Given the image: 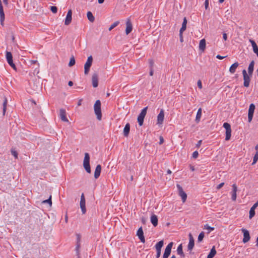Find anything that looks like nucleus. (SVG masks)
<instances>
[{
	"instance_id": "f257e3e1",
	"label": "nucleus",
	"mask_w": 258,
	"mask_h": 258,
	"mask_svg": "<svg viewBox=\"0 0 258 258\" xmlns=\"http://www.w3.org/2000/svg\"><path fill=\"white\" fill-rule=\"evenodd\" d=\"M94 110L98 120H100L102 118V113L101 110V102L99 100L96 101L94 105Z\"/></svg>"
},
{
	"instance_id": "f03ea898",
	"label": "nucleus",
	"mask_w": 258,
	"mask_h": 258,
	"mask_svg": "<svg viewBox=\"0 0 258 258\" xmlns=\"http://www.w3.org/2000/svg\"><path fill=\"white\" fill-rule=\"evenodd\" d=\"M83 166L86 171L89 173H91V168L90 166V156L88 153H85V157L83 161Z\"/></svg>"
},
{
	"instance_id": "7ed1b4c3",
	"label": "nucleus",
	"mask_w": 258,
	"mask_h": 258,
	"mask_svg": "<svg viewBox=\"0 0 258 258\" xmlns=\"http://www.w3.org/2000/svg\"><path fill=\"white\" fill-rule=\"evenodd\" d=\"M93 62V58L91 55L88 57L87 61L84 64V74L87 75L89 74L90 67L92 66Z\"/></svg>"
},
{
	"instance_id": "20e7f679",
	"label": "nucleus",
	"mask_w": 258,
	"mask_h": 258,
	"mask_svg": "<svg viewBox=\"0 0 258 258\" xmlns=\"http://www.w3.org/2000/svg\"><path fill=\"white\" fill-rule=\"evenodd\" d=\"M147 109L148 107L144 108L138 117V122L140 126H142L143 124L144 118L147 114Z\"/></svg>"
},
{
	"instance_id": "39448f33",
	"label": "nucleus",
	"mask_w": 258,
	"mask_h": 258,
	"mask_svg": "<svg viewBox=\"0 0 258 258\" xmlns=\"http://www.w3.org/2000/svg\"><path fill=\"white\" fill-rule=\"evenodd\" d=\"M223 127L226 130V137L225 140L228 141L230 140L231 135V126L229 123L225 122L223 124Z\"/></svg>"
},
{
	"instance_id": "423d86ee",
	"label": "nucleus",
	"mask_w": 258,
	"mask_h": 258,
	"mask_svg": "<svg viewBox=\"0 0 258 258\" xmlns=\"http://www.w3.org/2000/svg\"><path fill=\"white\" fill-rule=\"evenodd\" d=\"M6 59L10 66L14 70L16 69V66L13 61V56L11 52H6Z\"/></svg>"
},
{
	"instance_id": "0eeeda50",
	"label": "nucleus",
	"mask_w": 258,
	"mask_h": 258,
	"mask_svg": "<svg viewBox=\"0 0 258 258\" xmlns=\"http://www.w3.org/2000/svg\"><path fill=\"white\" fill-rule=\"evenodd\" d=\"M163 241L161 240L159 241L155 245V248L157 252L156 258H159L161 255V248L163 246Z\"/></svg>"
},
{
	"instance_id": "6e6552de",
	"label": "nucleus",
	"mask_w": 258,
	"mask_h": 258,
	"mask_svg": "<svg viewBox=\"0 0 258 258\" xmlns=\"http://www.w3.org/2000/svg\"><path fill=\"white\" fill-rule=\"evenodd\" d=\"M242 74L243 76L244 83L243 85L245 87H248L249 85L250 77L247 75L245 70L242 71Z\"/></svg>"
},
{
	"instance_id": "1a4fd4ad",
	"label": "nucleus",
	"mask_w": 258,
	"mask_h": 258,
	"mask_svg": "<svg viewBox=\"0 0 258 258\" xmlns=\"http://www.w3.org/2000/svg\"><path fill=\"white\" fill-rule=\"evenodd\" d=\"M254 109L255 105L252 103L250 104L249 107L248 112V120L249 122H251L252 119Z\"/></svg>"
},
{
	"instance_id": "9d476101",
	"label": "nucleus",
	"mask_w": 258,
	"mask_h": 258,
	"mask_svg": "<svg viewBox=\"0 0 258 258\" xmlns=\"http://www.w3.org/2000/svg\"><path fill=\"white\" fill-rule=\"evenodd\" d=\"M173 242H170L166 247L162 258H168L170 254Z\"/></svg>"
},
{
	"instance_id": "9b49d317",
	"label": "nucleus",
	"mask_w": 258,
	"mask_h": 258,
	"mask_svg": "<svg viewBox=\"0 0 258 258\" xmlns=\"http://www.w3.org/2000/svg\"><path fill=\"white\" fill-rule=\"evenodd\" d=\"M177 187L178 190V194L181 197L182 201L184 202L187 198L186 193L183 191L182 187L179 184H177Z\"/></svg>"
},
{
	"instance_id": "f8f14e48",
	"label": "nucleus",
	"mask_w": 258,
	"mask_h": 258,
	"mask_svg": "<svg viewBox=\"0 0 258 258\" xmlns=\"http://www.w3.org/2000/svg\"><path fill=\"white\" fill-rule=\"evenodd\" d=\"M80 208L81 209V211L83 214H85L86 212V204H85V199L84 197V194H82L81 196V200H80Z\"/></svg>"
},
{
	"instance_id": "ddd939ff",
	"label": "nucleus",
	"mask_w": 258,
	"mask_h": 258,
	"mask_svg": "<svg viewBox=\"0 0 258 258\" xmlns=\"http://www.w3.org/2000/svg\"><path fill=\"white\" fill-rule=\"evenodd\" d=\"M241 231L243 233V238L242 239V241L244 243H246L250 240V238L249 231L244 228L241 229Z\"/></svg>"
},
{
	"instance_id": "4468645a",
	"label": "nucleus",
	"mask_w": 258,
	"mask_h": 258,
	"mask_svg": "<svg viewBox=\"0 0 258 258\" xmlns=\"http://www.w3.org/2000/svg\"><path fill=\"white\" fill-rule=\"evenodd\" d=\"M164 119V112L163 109H161L159 113L157 116V122L158 124H162L163 122Z\"/></svg>"
},
{
	"instance_id": "2eb2a0df",
	"label": "nucleus",
	"mask_w": 258,
	"mask_h": 258,
	"mask_svg": "<svg viewBox=\"0 0 258 258\" xmlns=\"http://www.w3.org/2000/svg\"><path fill=\"white\" fill-rule=\"evenodd\" d=\"M189 241L187 246V251L189 253H191L194 247V238L192 237V234L190 233L189 234Z\"/></svg>"
},
{
	"instance_id": "dca6fc26",
	"label": "nucleus",
	"mask_w": 258,
	"mask_h": 258,
	"mask_svg": "<svg viewBox=\"0 0 258 258\" xmlns=\"http://www.w3.org/2000/svg\"><path fill=\"white\" fill-rule=\"evenodd\" d=\"M126 29H125V34L128 35L130 34L132 30H133V26L132 24L130 19H127L126 21Z\"/></svg>"
},
{
	"instance_id": "f3484780",
	"label": "nucleus",
	"mask_w": 258,
	"mask_h": 258,
	"mask_svg": "<svg viewBox=\"0 0 258 258\" xmlns=\"http://www.w3.org/2000/svg\"><path fill=\"white\" fill-rule=\"evenodd\" d=\"M72 11L71 10H69L68 12L67 17L65 19L64 24L66 25H69L72 22Z\"/></svg>"
},
{
	"instance_id": "a211bd4d",
	"label": "nucleus",
	"mask_w": 258,
	"mask_h": 258,
	"mask_svg": "<svg viewBox=\"0 0 258 258\" xmlns=\"http://www.w3.org/2000/svg\"><path fill=\"white\" fill-rule=\"evenodd\" d=\"M137 235L141 241L143 243H145V239L144 236V232L142 227H140L137 231Z\"/></svg>"
},
{
	"instance_id": "6ab92c4d",
	"label": "nucleus",
	"mask_w": 258,
	"mask_h": 258,
	"mask_svg": "<svg viewBox=\"0 0 258 258\" xmlns=\"http://www.w3.org/2000/svg\"><path fill=\"white\" fill-rule=\"evenodd\" d=\"M237 190V187L235 184H233L232 185V190L231 192V199L232 201H235L236 200L237 195H236V192Z\"/></svg>"
},
{
	"instance_id": "aec40b11",
	"label": "nucleus",
	"mask_w": 258,
	"mask_h": 258,
	"mask_svg": "<svg viewBox=\"0 0 258 258\" xmlns=\"http://www.w3.org/2000/svg\"><path fill=\"white\" fill-rule=\"evenodd\" d=\"M98 76L97 74L94 73L92 77V83L93 87L96 88L98 86Z\"/></svg>"
},
{
	"instance_id": "412c9836",
	"label": "nucleus",
	"mask_w": 258,
	"mask_h": 258,
	"mask_svg": "<svg viewBox=\"0 0 258 258\" xmlns=\"http://www.w3.org/2000/svg\"><path fill=\"white\" fill-rule=\"evenodd\" d=\"M258 206V201L251 207L249 210V219H251L255 215V209Z\"/></svg>"
},
{
	"instance_id": "4be33fe9",
	"label": "nucleus",
	"mask_w": 258,
	"mask_h": 258,
	"mask_svg": "<svg viewBox=\"0 0 258 258\" xmlns=\"http://www.w3.org/2000/svg\"><path fill=\"white\" fill-rule=\"evenodd\" d=\"M59 116L61 119L64 122H68L69 120L66 117V110L64 109H60L59 110Z\"/></svg>"
},
{
	"instance_id": "5701e85b",
	"label": "nucleus",
	"mask_w": 258,
	"mask_h": 258,
	"mask_svg": "<svg viewBox=\"0 0 258 258\" xmlns=\"http://www.w3.org/2000/svg\"><path fill=\"white\" fill-rule=\"evenodd\" d=\"M0 20L2 25H3L4 21L5 20V14L2 6V2L0 0Z\"/></svg>"
},
{
	"instance_id": "b1692460",
	"label": "nucleus",
	"mask_w": 258,
	"mask_h": 258,
	"mask_svg": "<svg viewBox=\"0 0 258 258\" xmlns=\"http://www.w3.org/2000/svg\"><path fill=\"white\" fill-rule=\"evenodd\" d=\"M151 222L154 227H156L158 225V217L155 214H152L150 218Z\"/></svg>"
},
{
	"instance_id": "393cba45",
	"label": "nucleus",
	"mask_w": 258,
	"mask_h": 258,
	"mask_svg": "<svg viewBox=\"0 0 258 258\" xmlns=\"http://www.w3.org/2000/svg\"><path fill=\"white\" fill-rule=\"evenodd\" d=\"M101 170V166L100 165H98L95 169V171L94 172V177L97 179L99 177L100 175V172Z\"/></svg>"
},
{
	"instance_id": "a878e982",
	"label": "nucleus",
	"mask_w": 258,
	"mask_h": 258,
	"mask_svg": "<svg viewBox=\"0 0 258 258\" xmlns=\"http://www.w3.org/2000/svg\"><path fill=\"white\" fill-rule=\"evenodd\" d=\"M238 66H239V63L237 62H235V63L232 64L229 68L230 73L231 74H234L236 70L238 68Z\"/></svg>"
},
{
	"instance_id": "bb28decb",
	"label": "nucleus",
	"mask_w": 258,
	"mask_h": 258,
	"mask_svg": "<svg viewBox=\"0 0 258 258\" xmlns=\"http://www.w3.org/2000/svg\"><path fill=\"white\" fill-rule=\"evenodd\" d=\"M206 48V41L204 39L200 40L199 43V49L202 51L204 52Z\"/></svg>"
},
{
	"instance_id": "cd10ccee",
	"label": "nucleus",
	"mask_w": 258,
	"mask_h": 258,
	"mask_svg": "<svg viewBox=\"0 0 258 258\" xmlns=\"http://www.w3.org/2000/svg\"><path fill=\"white\" fill-rule=\"evenodd\" d=\"M249 42L251 43L253 52L256 54L258 57V47L256 43L252 40L249 39Z\"/></svg>"
},
{
	"instance_id": "c85d7f7f",
	"label": "nucleus",
	"mask_w": 258,
	"mask_h": 258,
	"mask_svg": "<svg viewBox=\"0 0 258 258\" xmlns=\"http://www.w3.org/2000/svg\"><path fill=\"white\" fill-rule=\"evenodd\" d=\"M130 130V125L128 123H126L123 129V135L125 137L128 136Z\"/></svg>"
},
{
	"instance_id": "c756f323",
	"label": "nucleus",
	"mask_w": 258,
	"mask_h": 258,
	"mask_svg": "<svg viewBox=\"0 0 258 258\" xmlns=\"http://www.w3.org/2000/svg\"><path fill=\"white\" fill-rule=\"evenodd\" d=\"M202 110L201 108H200L197 111V113L196 114V119H195L197 123L199 122L201 120V116H202Z\"/></svg>"
},
{
	"instance_id": "7c9ffc66",
	"label": "nucleus",
	"mask_w": 258,
	"mask_h": 258,
	"mask_svg": "<svg viewBox=\"0 0 258 258\" xmlns=\"http://www.w3.org/2000/svg\"><path fill=\"white\" fill-rule=\"evenodd\" d=\"M186 24H187V20L185 17L183 19V21L182 22V27L180 29L179 32H180V33H182L183 31H184L186 28Z\"/></svg>"
},
{
	"instance_id": "2f4dec72",
	"label": "nucleus",
	"mask_w": 258,
	"mask_h": 258,
	"mask_svg": "<svg viewBox=\"0 0 258 258\" xmlns=\"http://www.w3.org/2000/svg\"><path fill=\"white\" fill-rule=\"evenodd\" d=\"M254 61H252L249 64V66L248 68V72L250 75H251L253 73V68H254Z\"/></svg>"
},
{
	"instance_id": "473e14b6",
	"label": "nucleus",
	"mask_w": 258,
	"mask_h": 258,
	"mask_svg": "<svg viewBox=\"0 0 258 258\" xmlns=\"http://www.w3.org/2000/svg\"><path fill=\"white\" fill-rule=\"evenodd\" d=\"M87 16L88 19V20L91 22H93L95 20V18L93 16L92 13L91 12H88L87 14Z\"/></svg>"
},
{
	"instance_id": "72a5a7b5",
	"label": "nucleus",
	"mask_w": 258,
	"mask_h": 258,
	"mask_svg": "<svg viewBox=\"0 0 258 258\" xmlns=\"http://www.w3.org/2000/svg\"><path fill=\"white\" fill-rule=\"evenodd\" d=\"M216 253V250L215 248V246H213L212 248L211 249L210 253L208 255V256L213 258Z\"/></svg>"
},
{
	"instance_id": "f704fd0d",
	"label": "nucleus",
	"mask_w": 258,
	"mask_h": 258,
	"mask_svg": "<svg viewBox=\"0 0 258 258\" xmlns=\"http://www.w3.org/2000/svg\"><path fill=\"white\" fill-rule=\"evenodd\" d=\"M8 104V101L6 98H5V100L3 102V115L5 114L6 109H7V105Z\"/></svg>"
},
{
	"instance_id": "c9c22d12",
	"label": "nucleus",
	"mask_w": 258,
	"mask_h": 258,
	"mask_svg": "<svg viewBox=\"0 0 258 258\" xmlns=\"http://www.w3.org/2000/svg\"><path fill=\"white\" fill-rule=\"evenodd\" d=\"M177 252L178 254L182 255L183 254L182 251V244H180L177 247Z\"/></svg>"
},
{
	"instance_id": "e433bc0d",
	"label": "nucleus",
	"mask_w": 258,
	"mask_h": 258,
	"mask_svg": "<svg viewBox=\"0 0 258 258\" xmlns=\"http://www.w3.org/2000/svg\"><path fill=\"white\" fill-rule=\"evenodd\" d=\"M204 229L206 230H207L208 231V233H209L211 232L212 231H213L214 229V228L210 226L208 224H206L204 226Z\"/></svg>"
},
{
	"instance_id": "4c0bfd02",
	"label": "nucleus",
	"mask_w": 258,
	"mask_h": 258,
	"mask_svg": "<svg viewBox=\"0 0 258 258\" xmlns=\"http://www.w3.org/2000/svg\"><path fill=\"white\" fill-rule=\"evenodd\" d=\"M119 23V21H116L114 22L113 24H111V25L109 28L108 30L109 31H111L112 29H113L114 28L116 27Z\"/></svg>"
},
{
	"instance_id": "58836bf2",
	"label": "nucleus",
	"mask_w": 258,
	"mask_h": 258,
	"mask_svg": "<svg viewBox=\"0 0 258 258\" xmlns=\"http://www.w3.org/2000/svg\"><path fill=\"white\" fill-rule=\"evenodd\" d=\"M258 160V151L256 152L253 159L252 165H254Z\"/></svg>"
},
{
	"instance_id": "ea45409f",
	"label": "nucleus",
	"mask_w": 258,
	"mask_h": 258,
	"mask_svg": "<svg viewBox=\"0 0 258 258\" xmlns=\"http://www.w3.org/2000/svg\"><path fill=\"white\" fill-rule=\"evenodd\" d=\"M75 64V59L74 58V56H72L71 58H70V62H69V67H72L73 66H74V64Z\"/></svg>"
},
{
	"instance_id": "a19ab883",
	"label": "nucleus",
	"mask_w": 258,
	"mask_h": 258,
	"mask_svg": "<svg viewBox=\"0 0 258 258\" xmlns=\"http://www.w3.org/2000/svg\"><path fill=\"white\" fill-rule=\"evenodd\" d=\"M42 203L45 204L48 203L50 206L52 205V202H51V196H50L49 198L47 200H44L42 202Z\"/></svg>"
},
{
	"instance_id": "79ce46f5",
	"label": "nucleus",
	"mask_w": 258,
	"mask_h": 258,
	"mask_svg": "<svg viewBox=\"0 0 258 258\" xmlns=\"http://www.w3.org/2000/svg\"><path fill=\"white\" fill-rule=\"evenodd\" d=\"M204 237V232H202L200 233V234H199V235L198 236V242L202 241V240L203 239Z\"/></svg>"
},
{
	"instance_id": "37998d69",
	"label": "nucleus",
	"mask_w": 258,
	"mask_h": 258,
	"mask_svg": "<svg viewBox=\"0 0 258 258\" xmlns=\"http://www.w3.org/2000/svg\"><path fill=\"white\" fill-rule=\"evenodd\" d=\"M50 10L53 13H56L57 11V8L55 6H51L50 7Z\"/></svg>"
},
{
	"instance_id": "c03bdc74",
	"label": "nucleus",
	"mask_w": 258,
	"mask_h": 258,
	"mask_svg": "<svg viewBox=\"0 0 258 258\" xmlns=\"http://www.w3.org/2000/svg\"><path fill=\"white\" fill-rule=\"evenodd\" d=\"M11 153L15 157V158H18V153L16 151L12 150L11 151Z\"/></svg>"
},
{
	"instance_id": "a18cd8bd",
	"label": "nucleus",
	"mask_w": 258,
	"mask_h": 258,
	"mask_svg": "<svg viewBox=\"0 0 258 258\" xmlns=\"http://www.w3.org/2000/svg\"><path fill=\"white\" fill-rule=\"evenodd\" d=\"M32 89L34 90V91H37L39 89V85L35 84L34 83H33V86L32 87Z\"/></svg>"
},
{
	"instance_id": "49530a36",
	"label": "nucleus",
	"mask_w": 258,
	"mask_h": 258,
	"mask_svg": "<svg viewBox=\"0 0 258 258\" xmlns=\"http://www.w3.org/2000/svg\"><path fill=\"white\" fill-rule=\"evenodd\" d=\"M197 85H198V87L200 88V89H202V82L201 80H199L198 81V83H197Z\"/></svg>"
},
{
	"instance_id": "de8ad7c7",
	"label": "nucleus",
	"mask_w": 258,
	"mask_h": 258,
	"mask_svg": "<svg viewBox=\"0 0 258 258\" xmlns=\"http://www.w3.org/2000/svg\"><path fill=\"white\" fill-rule=\"evenodd\" d=\"M205 7L206 9H207L209 7V1L208 0H206L205 2Z\"/></svg>"
},
{
	"instance_id": "09e8293b",
	"label": "nucleus",
	"mask_w": 258,
	"mask_h": 258,
	"mask_svg": "<svg viewBox=\"0 0 258 258\" xmlns=\"http://www.w3.org/2000/svg\"><path fill=\"white\" fill-rule=\"evenodd\" d=\"M159 140H160V141H159V144H160V145H161V144H163V142H164V139H163V137L160 136V137H159Z\"/></svg>"
},
{
	"instance_id": "8fccbe9b",
	"label": "nucleus",
	"mask_w": 258,
	"mask_h": 258,
	"mask_svg": "<svg viewBox=\"0 0 258 258\" xmlns=\"http://www.w3.org/2000/svg\"><path fill=\"white\" fill-rule=\"evenodd\" d=\"M224 184V182H222L220 184H219L217 186V189H219L220 188H221Z\"/></svg>"
},
{
	"instance_id": "3c124183",
	"label": "nucleus",
	"mask_w": 258,
	"mask_h": 258,
	"mask_svg": "<svg viewBox=\"0 0 258 258\" xmlns=\"http://www.w3.org/2000/svg\"><path fill=\"white\" fill-rule=\"evenodd\" d=\"M223 38L225 41H226L227 39V34L225 33H223Z\"/></svg>"
},
{
	"instance_id": "603ef678",
	"label": "nucleus",
	"mask_w": 258,
	"mask_h": 258,
	"mask_svg": "<svg viewBox=\"0 0 258 258\" xmlns=\"http://www.w3.org/2000/svg\"><path fill=\"white\" fill-rule=\"evenodd\" d=\"M202 140H200L199 141V142H198V143L196 144V147L197 148H199L202 144Z\"/></svg>"
},
{
	"instance_id": "864d4df0",
	"label": "nucleus",
	"mask_w": 258,
	"mask_h": 258,
	"mask_svg": "<svg viewBox=\"0 0 258 258\" xmlns=\"http://www.w3.org/2000/svg\"><path fill=\"white\" fill-rule=\"evenodd\" d=\"M179 36H180V41L181 42H182L183 41L182 33H180V32H179Z\"/></svg>"
},
{
	"instance_id": "5fc2aeb1",
	"label": "nucleus",
	"mask_w": 258,
	"mask_h": 258,
	"mask_svg": "<svg viewBox=\"0 0 258 258\" xmlns=\"http://www.w3.org/2000/svg\"><path fill=\"white\" fill-rule=\"evenodd\" d=\"M226 56H222L219 54L216 56V58H217L218 59H222L224 58Z\"/></svg>"
},
{
	"instance_id": "6e6d98bb",
	"label": "nucleus",
	"mask_w": 258,
	"mask_h": 258,
	"mask_svg": "<svg viewBox=\"0 0 258 258\" xmlns=\"http://www.w3.org/2000/svg\"><path fill=\"white\" fill-rule=\"evenodd\" d=\"M198 151H195V159L197 158L198 156Z\"/></svg>"
},
{
	"instance_id": "4d7b16f0",
	"label": "nucleus",
	"mask_w": 258,
	"mask_h": 258,
	"mask_svg": "<svg viewBox=\"0 0 258 258\" xmlns=\"http://www.w3.org/2000/svg\"><path fill=\"white\" fill-rule=\"evenodd\" d=\"M31 64H34L37 62L36 60H32L30 61Z\"/></svg>"
},
{
	"instance_id": "13d9d810",
	"label": "nucleus",
	"mask_w": 258,
	"mask_h": 258,
	"mask_svg": "<svg viewBox=\"0 0 258 258\" xmlns=\"http://www.w3.org/2000/svg\"><path fill=\"white\" fill-rule=\"evenodd\" d=\"M153 73H154L153 70L152 69H151L150 71V75L151 76H153Z\"/></svg>"
},
{
	"instance_id": "bf43d9fd",
	"label": "nucleus",
	"mask_w": 258,
	"mask_h": 258,
	"mask_svg": "<svg viewBox=\"0 0 258 258\" xmlns=\"http://www.w3.org/2000/svg\"><path fill=\"white\" fill-rule=\"evenodd\" d=\"M68 85L69 86H72L73 85V82L70 81L69 82Z\"/></svg>"
},
{
	"instance_id": "052dcab7",
	"label": "nucleus",
	"mask_w": 258,
	"mask_h": 258,
	"mask_svg": "<svg viewBox=\"0 0 258 258\" xmlns=\"http://www.w3.org/2000/svg\"><path fill=\"white\" fill-rule=\"evenodd\" d=\"M82 99L79 100V101H78V106L81 105V104H82Z\"/></svg>"
},
{
	"instance_id": "680f3d73",
	"label": "nucleus",
	"mask_w": 258,
	"mask_h": 258,
	"mask_svg": "<svg viewBox=\"0 0 258 258\" xmlns=\"http://www.w3.org/2000/svg\"><path fill=\"white\" fill-rule=\"evenodd\" d=\"M4 4L6 5L8 4V0H3Z\"/></svg>"
},
{
	"instance_id": "e2e57ef3",
	"label": "nucleus",
	"mask_w": 258,
	"mask_h": 258,
	"mask_svg": "<svg viewBox=\"0 0 258 258\" xmlns=\"http://www.w3.org/2000/svg\"><path fill=\"white\" fill-rule=\"evenodd\" d=\"M104 0H98L99 4H102L104 2Z\"/></svg>"
},
{
	"instance_id": "0e129e2a",
	"label": "nucleus",
	"mask_w": 258,
	"mask_h": 258,
	"mask_svg": "<svg viewBox=\"0 0 258 258\" xmlns=\"http://www.w3.org/2000/svg\"><path fill=\"white\" fill-rule=\"evenodd\" d=\"M255 150L256 151V152L258 151V145L255 146Z\"/></svg>"
},
{
	"instance_id": "69168bd1",
	"label": "nucleus",
	"mask_w": 258,
	"mask_h": 258,
	"mask_svg": "<svg viewBox=\"0 0 258 258\" xmlns=\"http://www.w3.org/2000/svg\"><path fill=\"white\" fill-rule=\"evenodd\" d=\"M167 173L168 174H171V171L170 170V169H168L167 171Z\"/></svg>"
},
{
	"instance_id": "338daca9",
	"label": "nucleus",
	"mask_w": 258,
	"mask_h": 258,
	"mask_svg": "<svg viewBox=\"0 0 258 258\" xmlns=\"http://www.w3.org/2000/svg\"><path fill=\"white\" fill-rule=\"evenodd\" d=\"M256 246H258V237H257V239H256Z\"/></svg>"
},
{
	"instance_id": "774afa93",
	"label": "nucleus",
	"mask_w": 258,
	"mask_h": 258,
	"mask_svg": "<svg viewBox=\"0 0 258 258\" xmlns=\"http://www.w3.org/2000/svg\"><path fill=\"white\" fill-rule=\"evenodd\" d=\"M170 258H176V256L174 255H173Z\"/></svg>"
}]
</instances>
